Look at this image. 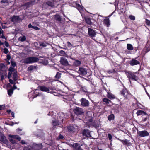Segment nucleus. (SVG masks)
Returning a JSON list of instances; mask_svg holds the SVG:
<instances>
[{"instance_id":"dca6fc26","label":"nucleus","mask_w":150,"mask_h":150,"mask_svg":"<svg viewBox=\"0 0 150 150\" xmlns=\"http://www.w3.org/2000/svg\"><path fill=\"white\" fill-rule=\"evenodd\" d=\"M72 146L74 149L75 150H82L81 147L79 146V144L78 143H74Z\"/></svg>"},{"instance_id":"f3484780","label":"nucleus","mask_w":150,"mask_h":150,"mask_svg":"<svg viewBox=\"0 0 150 150\" xmlns=\"http://www.w3.org/2000/svg\"><path fill=\"white\" fill-rule=\"evenodd\" d=\"M83 135L86 137H89L90 136V133L89 130L88 129H84L82 132Z\"/></svg>"},{"instance_id":"e433bc0d","label":"nucleus","mask_w":150,"mask_h":150,"mask_svg":"<svg viewBox=\"0 0 150 150\" xmlns=\"http://www.w3.org/2000/svg\"><path fill=\"white\" fill-rule=\"evenodd\" d=\"M15 71H17L15 69L14 67H12L11 66L10 67V77H11L12 73L13 72H14Z\"/></svg>"},{"instance_id":"393cba45","label":"nucleus","mask_w":150,"mask_h":150,"mask_svg":"<svg viewBox=\"0 0 150 150\" xmlns=\"http://www.w3.org/2000/svg\"><path fill=\"white\" fill-rule=\"evenodd\" d=\"M137 116H139L140 115H147L146 112H145L143 111L140 110H139L137 111Z\"/></svg>"},{"instance_id":"f704fd0d","label":"nucleus","mask_w":150,"mask_h":150,"mask_svg":"<svg viewBox=\"0 0 150 150\" xmlns=\"http://www.w3.org/2000/svg\"><path fill=\"white\" fill-rule=\"evenodd\" d=\"M103 102L105 103L106 104H109V103L111 102V101L108 98H104L102 100Z\"/></svg>"},{"instance_id":"20e7f679","label":"nucleus","mask_w":150,"mask_h":150,"mask_svg":"<svg viewBox=\"0 0 150 150\" xmlns=\"http://www.w3.org/2000/svg\"><path fill=\"white\" fill-rule=\"evenodd\" d=\"M73 111L74 113L77 115H81L84 113L83 109L79 107H76Z\"/></svg>"},{"instance_id":"c03bdc74","label":"nucleus","mask_w":150,"mask_h":150,"mask_svg":"<svg viewBox=\"0 0 150 150\" xmlns=\"http://www.w3.org/2000/svg\"><path fill=\"white\" fill-rule=\"evenodd\" d=\"M145 23L148 26H150V20L146 19Z\"/></svg>"},{"instance_id":"37998d69","label":"nucleus","mask_w":150,"mask_h":150,"mask_svg":"<svg viewBox=\"0 0 150 150\" xmlns=\"http://www.w3.org/2000/svg\"><path fill=\"white\" fill-rule=\"evenodd\" d=\"M5 60L6 61V62L8 64H9V55L8 54L7 55V58L6 59H5Z\"/></svg>"},{"instance_id":"f8f14e48","label":"nucleus","mask_w":150,"mask_h":150,"mask_svg":"<svg viewBox=\"0 0 150 150\" xmlns=\"http://www.w3.org/2000/svg\"><path fill=\"white\" fill-rule=\"evenodd\" d=\"M129 64L130 65L133 66L134 65L139 64L140 62L139 61L133 58L131 60L129 61Z\"/></svg>"},{"instance_id":"09e8293b","label":"nucleus","mask_w":150,"mask_h":150,"mask_svg":"<svg viewBox=\"0 0 150 150\" xmlns=\"http://www.w3.org/2000/svg\"><path fill=\"white\" fill-rule=\"evenodd\" d=\"M108 136L109 140L112 141V135L110 134L109 133L108 134Z\"/></svg>"},{"instance_id":"e2e57ef3","label":"nucleus","mask_w":150,"mask_h":150,"mask_svg":"<svg viewBox=\"0 0 150 150\" xmlns=\"http://www.w3.org/2000/svg\"><path fill=\"white\" fill-rule=\"evenodd\" d=\"M28 27L29 28H33V26H32L31 23H30L28 25Z\"/></svg>"},{"instance_id":"2eb2a0df","label":"nucleus","mask_w":150,"mask_h":150,"mask_svg":"<svg viewBox=\"0 0 150 150\" xmlns=\"http://www.w3.org/2000/svg\"><path fill=\"white\" fill-rule=\"evenodd\" d=\"M0 141L6 144L8 143L5 137L1 133H0Z\"/></svg>"},{"instance_id":"603ef678","label":"nucleus","mask_w":150,"mask_h":150,"mask_svg":"<svg viewBox=\"0 0 150 150\" xmlns=\"http://www.w3.org/2000/svg\"><path fill=\"white\" fill-rule=\"evenodd\" d=\"M10 113H11V116L13 117L12 118L13 119L14 118V113L13 112H12L10 109Z\"/></svg>"},{"instance_id":"13d9d810","label":"nucleus","mask_w":150,"mask_h":150,"mask_svg":"<svg viewBox=\"0 0 150 150\" xmlns=\"http://www.w3.org/2000/svg\"><path fill=\"white\" fill-rule=\"evenodd\" d=\"M149 118V117H146L144 118V119H143L142 120L141 122L142 123L144 122L145 121H146Z\"/></svg>"},{"instance_id":"0eeeda50","label":"nucleus","mask_w":150,"mask_h":150,"mask_svg":"<svg viewBox=\"0 0 150 150\" xmlns=\"http://www.w3.org/2000/svg\"><path fill=\"white\" fill-rule=\"evenodd\" d=\"M78 72L81 75L85 76L87 74V71L86 68L80 67L79 68Z\"/></svg>"},{"instance_id":"72a5a7b5","label":"nucleus","mask_w":150,"mask_h":150,"mask_svg":"<svg viewBox=\"0 0 150 150\" xmlns=\"http://www.w3.org/2000/svg\"><path fill=\"white\" fill-rule=\"evenodd\" d=\"M80 89L81 90L84 92H86L87 91V88L85 86H83L82 85H80Z\"/></svg>"},{"instance_id":"69168bd1","label":"nucleus","mask_w":150,"mask_h":150,"mask_svg":"<svg viewBox=\"0 0 150 150\" xmlns=\"http://www.w3.org/2000/svg\"><path fill=\"white\" fill-rule=\"evenodd\" d=\"M5 107V106L4 105H0V110L3 109H4Z\"/></svg>"},{"instance_id":"a211bd4d","label":"nucleus","mask_w":150,"mask_h":150,"mask_svg":"<svg viewBox=\"0 0 150 150\" xmlns=\"http://www.w3.org/2000/svg\"><path fill=\"white\" fill-rule=\"evenodd\" d=\"M16 83H14L13 86L10 85V97L12 95L14 90L17 89V87L15 85Z\"/></svg>"},{"instance_id":"052dcab7","label":"nucleus","mask_w":150,"mask_h":150,"mask_svg":"<svg viewBox=\"0 0 150 150\" xmlns=\"http://www.w3.org/2000/svg\"><path fill=\"white\" fill-rule=\"evenodd\" d=\"M21 143L22 144H26V143L25 142L24 140H22L21 141Z\"/></svg>"},{"instance_id":"a19ab883","label":"nucleus","mask_w":150,"mask_h":150,"mask_svg":"<svg viewBox=\"0 0 150 150\" xmlns=\"http://www.w3.org/2000/svg\"><path fill=\"white\" fill-rule=\"evenodd\" d=\"M61 73H60L59 72H57V73L55 75V78L57 79H59L61 77Z\"/></svg>"},{"instance_id":"ea45409f","label":"nucleus","mask_w":150,"mask_h":150,"mask_svg":"<svg viewBox=\"0 0 150 150\" xmlns=\"http://www.w3.org/2000/svg\"><path fill=\"white\" fill-rule=\"evenodd\" d=\"M23 150H35L31 146L25 147L24 148Z\"/></svg>"},{"instance_id":"4d7b16f0","label":"nucleus","mask_w":150,"mask_h":150,"mask_svg":"<svg viewBox=\"0 0 150 150\" xmlns=\"http://www.w3.org/2000/svg\"><path fill=\"white\" fill-rule=\"evenodd\" d=\"M67 46L69 47H71L72 46V44L69 41L67 42Z\"/></svg>"},{"instance_id":"7c9ffc66","label":"nucleus","mask_w":150,"mask_h":150,"mask_svg":"<svg viewBox=\"0 0 150 150\" xmlns=\"http://www.w3.org/2000/svg\"><path fill=\"white\" fill-rule=\"evenodd\" d=\"M144 51L145 53H147L150 51V44L149 45H147L144 48Z\"/></svg>"},{"instance_id":"8fccbe9b","label":"nucleus","mask_w":150,"mask_h":150,"mask_svg":"<svg viewBox=\"0 0 150 150\" xmlns=\"http://www.w3.org/2000/svg\"><path fill=\"white\" fill-rule=\"evenodd\" d=\"M10 142L13 144H16V140L13 139H10Z\"/></svg>"},{"instance_id":"c9c22d12","label":"nucleus","mask_w":150,"mask_h":150,"mask_svg":"<svg viewBox=\"0 0 150 150\" xmlns=\"http://www.w3.org/2000/svg\"><path fill=\"white\" fill-rule=\"evenodd\" d=\"M26 39V38L25 36L24 35L22 37H20L18 39V40L22 42H23L25 41Z\"/></svg>"},{"instance_id":"5fc2aeb1","label":"nucleus","mask_w":150,"mask_h":150,"mask_svg":"<svg viewBox=\"0 0 150 150\" xmlns=\"http://www.w3.org/2000/svg\"><path fill=\"white\" fill-rule=\"evenodd\" d=\"M59 53L63 56L65 54V52L63 50H61L59 51Z\"/></svg>"},{"instance_id":"6e6552de","label":"nucleus","mask_w":150,"mask_h":150,"mask_svg":"<svg viewBox=\"0 0 150 150\" xmlns=\"http://www.w3.org/2000/svg\"><path fill=\"white\" fill-rule=\"evenodd\" d=\"M81 105L83 107H88L89 106V102L85 98H82L81 100Z\"/></svg>"},{"instance_id":"4be33fe9","label":"nucleus","mask_w":150,"mask_h":150,"mask_svg":"<svg viewBox=\"0 0 150 150\" xmlns=\"http://www.w3.org/2000/svg\"><path fill=\"white\" fill-rule=\"evenodd\" d=\"M107 96L109 99L111 100L115 99L116 98L115 95L110 92H108Z\"/></svg>"},{"instance_id":"9d476101","label":"nucleus","mask_w":150,"mask_h":150,"mask_svg":"<svg viewBox=\"0 0 150 150\" xmlns=\"http://www.w3.org/2000/svg\"><path fill=\"white\" fill-rule=\"evenodd\" d=\"M60 62L62 65L65 66H67L69 65L68 61L66 58L64 57H61Z\"/></svg>"},{"instance_id":"4468645a","label":"nucleus","mask_w":150,"mask_h":150,"mask_svg":"<svg viewBox=\"0 0 150 150\" xmlns=\"http://www.w3.org/2000/svg\"><path fill=\"white\" fill-rule=\"evenodd\" d=\"M67 130L69 133H72L75 132V128L73 126L69 125L67 127Z\"/></svg>"},{"instance_id":"774afa93","label":"nucleus","mask_w":150,"mask_h":150,"mask_svg":"<svg viewBox=\"0 0 150 150\" xmlns=\"http://www.w3.org/2000/svg\"><path fill=\"white\" fill-rule=\"evenodd\" d=\"M14 83H15V82H14L13 81L10 79V84H14Z\"/></svg>"},{"instance_id":"0e129e2a","label":"nucleus","mask_w":150,"mask_h":150,"mask_svg":"<svg viewBox=\"0 0 150 150\" xmlns=\"http://www.w3.org/2000/svg\"><path fill=\"white\" fill-rule=\"evenodd\" d=\"M144 90H145L146 93H147V95L149 97V98H150V95H149V94L147 92L146 89V88H144Z\"/></svg>"},{"instance_id":"49530a36","label":"nucleus","mask_w":150,"mask_h":150,"mask_svg":"<svg viewBox=\"0 0 150 150\" xmlns=\"http://www.w3.org/2000/svg\"><path fill=\"white\" fill-rule=\"evenodd\" d=\"M11 65L14 68L16 66V63L15 62H13L12 61H11Z\"/></svg>"},{"instance_id":"b1692460","label":"nucleus","mask_w":150,"mask_h":150,"mask_svg":"<svg viewBox=\"0 0 150 150\" xmlns=\"http://www.w3.org/2000/svg\"><path fill=\"white\" fill-rule=\"evenodd\" d=\"M81 62L79 60H76L73 63V65L75 67H78L80 66Z\"/></svg>"},{"instance_id":"39448f33","label":"nucleus","mask_w":150,"mask_h":150,"mask_svg":"<svg viewBox=\"0 0 150 150\" xmlns=\"http://www.w3.org/2000/svg\"><path fill=\"white\" fill-rule=\"evenodd\" d=\"M88 33L90 37L93 38L96 36V32L95 30L90 28H88Z\"/></svg>"},{"instance_id":"5701e85b","label":"nucleus","mask_w":150,"mask_h":150,"mask_svg":"<svg viewBox=\"0 0 150 150\" xmlns=\"http://www.w3.org/2000/svg\"><path fill=\"white\" fill-rule=\"evenodd\" d=\"M120 141L124 145L128 146L131 144V143L129 141L127 140V139H125L124 140H121Z\"/></svg>"},{"instance_id":"4c0bfd02","label":"nucleus","mask_w":150,"mask_h":150,"mask_svg":"<svg viewBox=\"0 0 150 150\" xmlns=\"http://www.w3.org/2000/svg\"><path fill=\"white\" fill-rule=\"evenodd\" d=\"M35 2V0H34L33 1H31L26 3L25 4V6H29L30 5H32Z\"/></svg>"},{"instance_id":"6ab92c4d","label":"nucleus","mask_w":150,"mask_h":150,"mask_svg":"<svg viewBox=\"0 0 150 150\" xmlns=\"http://www.w3.org/2000/svg\"><path fill=\"white\" fill-rule=\"evenodd\" d=\"M7 67L3 64H0V72L2 71H7Z\"/></svg>"},{"instance_id":"de8ad7c7","label":"nucleus","mask_w":150,"mask_h":150,"mask_svg":"<svg viewBox=\"0 0 150 150\" xmlns=\"http://www.w3.org/2000/svg\"><path fill=\"white\" fill-rule=\"evenodd\" d=\"M36 93H35V92L34 93V94H33V98H35L39 96V93H37V92H36Z\"/></svg>"},{"instance_id":"423d86ee","label":"nucleus","mask_w":150,"mask_h":150,"mask_svg":"<svg viewBox=\"0 0 150 150\" xmlns=\"http://www.w3.org/2000/svg\"><path fill=\"white\" fill-rule=\"evenodd\" d=\"M137 134L140 137L148 136L149 135L148 132L146 130H143L137 132Z\"/></svg>"},{"instance_id":"7ed1b4c3","label":"nucleus","mask_w":150,"mask_h":150,"mask_svg":"<svg viewBox=\"0 0 150 150\" xmlns=\"http://www.w3.org/2000/svg\"><path fill=\"white\" fill-rule=\"evenodd\" d=\"M120 94L122 96L125 98H127L130 97L131 94L128 90L124 87L120 91Z\"/></svg>"},{"instance_id":"3c124183","label":"nucleus","mask_w":150,"mask_h":150,"mask_svg":"<svg viewBox=\"0 0 150 150\" xmlns=\"http://www.w3.org/2000/svg\"><path fill=\"white\" fill-rule=\"evenodd\" d=\"M19 123V122H15L14 123L12 121H10V126H13L14 124H18Z\"/></svg>"},{"instance_id":"ddd939ff","label":"nucleus","mask_w":150,"mask_h":150,"mask_svg":"<svg viewBox=\"0 0 150 150\" xmlns=\"http://www.w3.org/2000/svg\"><path fill=\"white\" fill-rule=\"evenodd\" d=\"M11 20L14 23H17L20 21L21 20L19 16H13L10 18Z\"/></svg>"},{"instance_id":"9b49d317","label":"nucleus","mask_w":150,"mask_h":150,"mask_svg":"<svg viewBox=\"0 0 150 150\" xmlns=\"http://www.w3.org/2000/svg\"><path fill=\"white\" fill-rule=\"evenodd\" d=\"M39 89L41 91L46 92L47 93H51V91H50V88L44 86H39L38 87Z\"/></svg>"},{"instance_id":"c85d7f7f","label":"nucleus","mask_w":150,"mask_h":150,"mask_svg":"<svg viewBox=\"0 0 150 150\" xmlns=\"http://www.w3.org/2000/svg\"><path fill=\"white\" fill-rule=\"evenodd\" d=\"M46 4L52 7H53L54 6V4L53 2L51 1H48L46 2Z\"/></svg>"},{"instance_id":"58836bf2","label":"nucleus","mask_w":150,"mask_h":150,"mask_svg":"<svg viewBox=\"0 0 150 150\" xmlns=\"http://www.w3.org/2000/svg\"><path fill=\"white\" fill-rule=\"evenodd\" d=\"M116 72V71L114 69L108 70L107 71V73L109 74L115 73Z\"/></svg>"},{"instance_id":"473e14b6","label":"nucleus","mask_w":150,"mask_h":150,"mask_svg":"<svg viewBox=\"0 0 150 150\" xmlns=\"http://www.w3.org/2000/svg\"><path fill=\"white\" fill-rule=\"evenodd\" d=\"M127 48L128 50L131 51L133 49V47L131 44H127Z\"/></svg>"},{"instance_id":"cd10ccee","label":"nucleus","mask_w":150,"mask_h":150,"mask_svg":"<svg viewBox=\"0 0 150 150\" xmlns=\"http://www.w3.org/2000/svg\"><path fill=\"white\" fill-rule=\"evenodd\" d=\"M108 119L110 121L114 120L115 119L114 115L113 114H111L110 115L108 116Z\"/></svg>"},{"instance_id":"bf43d9fd","label":"nucleus","mask_w":150,"mask_h":150,"mask_svg":"<svg viewBox=\"0 0 150 150\" xmlns=\"http://www.w3.org/2000/svg\"><path fill=\"white\" fill-rule=\"evenodd\" d=\"M142 125L143 126L145 127L149 126V122H147L146 123L144 124H143Z\"/></svg>"},{"instance_id":"a878e982","label":"nucleus","mask_w":150,"mask_h":150,"mask_svg":"<svg viewBox=\"0 0 150 150\" xmlns=\"http://www.w3.org/2000/svg\"><path fill=\"white\" fill-rule=\"evenodd\" d=\"M13 80L14 81H16L18 80V76L17 74V72L15 71L13 74Z\"/></svg>"},{"instance_id":"79ce46f5","label":"nucleus","mask_w":150,"mask_h":150,"mask_svg":"<svg viewBox=\"0 0 150 150\" xmlns=\"http://www.w3.org/2000/svg\"><path fill=\"white\" fill-rule=\"evenodd\" d=\"M52 125L54 126H56L59 125V123L56 120L52 121Z\"/></svg>"},{"instance_id":"f257e3e1","label":"nucleus","mask_w":150,"mask_h":150,"mask_svg":"<svg viewBox=\"0 0 150 150\" xmlns=\"http://www.w3.org/2000/svg\"><path fill=\"white\" fill-rule=\"evenodd\" d=\"M38 58L35 57H30L26 58L24 60V62L26 64L35 63L39 60Z\"/></svg>"},{"instance_id":"338daca9","label":"nucleus","mask_w":150,"mask_h":150,"mask_svg":"<svg viewBox=\"0 0 150 150\" xmlns=\"http://www.w3.org/2000/svg\"><path fill=\"white\" fill-rule=\"evenodd\" d=\"M4 44L5 45L6 47H8L9 46V44L8 42H7L6 41H5L4 42Z\"/></svg>"},{"instance_id":"412c9836","label":"nucleus","mask_w":150,"mask_h":150,"mask_svg":"<svg viewBox=\"0 0 150 150\" xmlns=\"http://www.w3.org/2000/svg\"><path fill=\"white\" fill-rule=\"evenodd\" d=\"M105 25L108 27H109L110 25V21L109 18H105L104 19L103 21Z\"/></svg>"},{"instance_id":"c756f323","label":"nucleus","mask_w":150,"mask_h":150,"mask_svg":"<svg viewBox=\"0 0 150 150\" xmlns=\"http://www.w3.org/2000/svg\"><path fill=\"white\" fill-rule=\"evenodd\" d=\"M12 137L14 139H17L18 141H20L21 139V137L18 135H12L10 134V137Z\"/></svg>"},{"instance_id":"6e6d98bb","label":"nucleus","mask_w":150,"mask_h":150,"mask_svg":"<svg viewBox=\"0 0 150 150\" xmlns=\"http://www.w3.org/2000/svg\"><path fill=\"white\" fill-rule=\"evenodd\" d=\"M33 29L37 30H39L40 29V28L38 27L34 26L33 27Z\"/></svg>"},{"instance_id":"2f4dec72","label":"nucleus","mask_w":150,"mask_h":150,"mask_svg":"<svg viewBox=\"0 0 150 150\" xmlns=\"http://www.w3.org/2000/svg\"><path fill=\"white\" fill-rule=\"evenodd\" d=\"M4 87L6 88L8 91V94L9 95V84L8 83L7 84H5L4 86Z\"/></svg>"},{"instance_id":"a18cd8bd","label":"nucleus","mask_w":150,"mask_h":150,"mask_svg":"<svg viewBox=\"0 0 150 150\" xmlns=\"http://www.w3.org/2000/svg\"><path fill=\"white\" fill-rule=\"evenodd\" d=\"M129 18L130 20H134L135 19V16L132 15H130L129 16Z\"/></svg>"},{"instance_id":"aec40b11","label":"nucleus","mask_w":150,"mask_h":150,"mask_svg":"<svg viewBox=\"0 0 150 150\" xmlns=\"http://www.w3.org/2000/svg\"><path fill=\"white\" fill-rule=\"evenodd\" d=\"M38 67L37 65H31L28 68V70L30 71H31L33 70H37Z\"/></svg>"},{"instance_id":"864d4df0","label":"nucleus","mask_w":150,"mask_h":150,"mask_svg":"<svg viewBox=\"0 0 150 150\" xmlns=\"http://www.w3.org/2000/svg\"><path fill=\"white\" fill-rule=\"evenodd\" d=\"M4 53L6 54L7 53H8L9 51L6 48H4Z\"/></svg>"},{"instance_id":"680f3d73","label":"nucleus","mask_w":150,"mask_h":150,"mask_svg":"<svg viewBox=\"0 0 150 150\" xmlns=\"http://www.w3.org/2000/svg\"><path fill=\"white\" fill-rule=\"evenodd\" d=\"M28 27L29 28H33V26H32L31 23H30L28 25Z\"/></svg>"},{"instance_id":"bb28decb","label":"nucleus","mask_w":150,"mask_h":150,"mask_svg":"<svg viewBox=\"0 0 150 150\" xmlns=\"http://www.w3.org/2000/svg\"><path fill=\"white\" fill-rule=\"evenodd\" d=\"M55 19L59 22H60L62 21V19L60 16L59 14H56L54 16Z\"/></svg>"},{"instance_id":"f03ea898","label":"nucleus","mask_w":150,"mask_h":150,"mask_svg":"<svg viewBox=\"0 0 150 150\" xmlns=\"http://www.w3.org/2000/svg\"><path fill=\"white\" fill-rule=\"evenodd\" d=\"M137 72H132L130 71L127 72L126 74L127 76L128 77L129 79L137 81L139 79V78L135 75Z\"/></svg>"},{"instance_id":"1a4fd4ad","label":"nucleus","mask_w":150,"mask_h":150,"mask_svg":"<svg viewBox=\"0 0 150 150\" xmlns=\"http://www.w3.org/2000/svg\"><path fill=\"white\" fill-rule=\"evenodd\" d=\"M83 18L87 24L90 25L93 24L91 21V18L89 17V16L85 15L83 17Z\"/></svg>"}]
</instances>
